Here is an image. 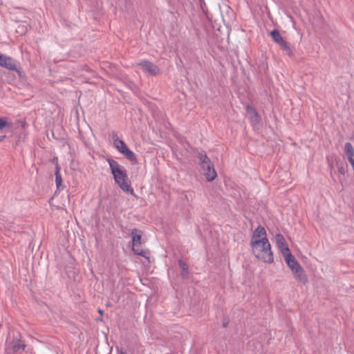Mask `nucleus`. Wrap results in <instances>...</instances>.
<instances>
[{"mask_svg": "<svg viewBox=\"0 0 354 354\" xmlns=\"http://www.w3.org/2000/svg\"><path fill=\"white\" fill-rule=\"evenodd\" d=\"M115 182L125 192L135 196L134 191L129 181L127 170L113 159L107 160Z\"/></svg>", "mask_w": 354, "mask_h": 354, "instance_id": "obj_1", "label": "nucleus"}, {"mask_svg": "<svg viewBox=\"0 0 354 354\" xmlns=\"http://www.w3.org/2000/svg\"><path fill=\"white\" fill-rule=\"evenodd\" d=\"M250 246L253 254L258 259L267 263L273 262V253L267 237L250 241Z\"/></svg>", "mask_w": 354, "mask_h": 354, "instance_id": "obj_2", "label": "nucleus"}, {"mask_svg": "<svg viewBox=\"0 0 354 354\" xmlns=\"http://www.w3.org/2000/svg\"><path fill=\"white\" fill-rule=\"evenodd\" d=\"M196 156L199 160V165L208 182L213 181L216 178V172L214 164L207 156L204 150H196Z\"/></svg>", "mask_w": 354, "mask_h": 354, "instance_id": "obj_3", "label": "nucleus"}, {"mask_svg": "<svg viewBox=\"0 0 354 354\" xmlns=\"http://www.w3.org/2000/svg\"><path fill=\"white\" fill-rule=\"evenodd\" d=\"M0 66L6 68L8 70L16 71L19 77H22V71L19 63L13 58L6 56V55H0Z\"/></svg>", "mask_w": 354, "mask_h": 354, "instance_id": "obj_4", "label": "nucleus"}, {"mask_svg": "<svg viewBox=\"0 0 354 354\" xmlns=\"http://www.w3.org/2000/svg\"><path fill=\"white\" fill-rule=\"evenodd\" d=\"M136 66H139L144 73L151 76H156L160 73L159 67L147 59H143L136 63Z\"/></svg>", "mask_w": 354, "mask_h": 354, "instance_id": "obj_5", "label": "nucleus"}, {"mask_svg": "<svg viewBox=\"0 0 354 354\" xmlns=\"http://www.w3.org/2000/svg\"><path fill=\"white\" fill-rule=\"evenodd\" d=\"M26 347L24 343L18 338H15L10 342H7L6 352L7 354H14L20 350L24 351Z\"/></svg>", "mask_w": 354, "mask_h": 354, "instance_id": "obj_6", "label": "nucleus"}, {"mask_svg": "<svg viewBox=\"0 0 354 354\" xmlns=\"http://www.w3.org/2000/svg\"><path fill=\"white\" fill-rule=\"evenodd\" d=\"M276 242L278 248L280 250L281 254L285 256L286 254L290 253V249L288 247L286 241L281 234H277L275 236Z\"/></svg>", "mask_w": 354, "mask_h": 354, "instance_id": "obj_7", "label": "nucleus"}, {"mask_svg": "<svg viewBox=\"0 0 354 354\" xmlns=\"http://www.w3.org/2000/svg\"><path fill=\"white\" fill-rule=\"evenodd\" d=\"M292 272L297 281L303 284H306L308 281V277L301 266L296 268Z\"/></svg>", "mask_w": 354, "mask_h": 354, "instance_id": "obj_8", "label": "nucleus"}, {"mask_svg": "<svg viewBox=\"0 0 354 354\" xmlns=\"http://www.w3.org/2000/svg\"><path fill=\"white\" fill-rule=\"evenodd\" d=\"M143 232L137 228H133L131 230V236L132 238V246L137 247L142 244V235Z\"/></svg>", "mask_w": 354, "mask_h": 354, "instance_id": "obj_9", "label": "nucleus"}, {"mask_svg": "<svg viewBox=\"0 0 354 354\" xmlns=\"http://www.w3.org/2000/svg\"><path fill=\"white\" fill-rule=\"evenodd\" d=\"M266 230L264 227L259 225L253 232L252 236L250 241L254 240H259L267 237Z\"/></svg>", "mask_w": 354, "mask_h": 354, "instance_id": "obj_10", "label": "nucleus"}, {"mask_svg": "<svg viewBox=\"0 0 354 354\" xmlns=\"http://www.w3.org/2000/svg\"><path fill=\"white\" fill-rule=\"evenodd\" d=\"M286 263H287L288 266L290 268V270L292 271L296 268L301 266L298 261L296 260L295 257L290 252L288 254H286V255L283 256Z\"/></svg>", "mask_w": 354, "mask_h": 354, "instance_id": "obj_11", "label": "nucleus"}, {"mask_svg": "<svg viewBox=\"0 0 354 354\" xmlns=\"http://www.w3.org/2000/svg\"><path fill=\"white\" fill-rule=\"evenodd\" d=\"M53 162H55V183H56L57 188L60 189V187L62 186V178L61 174H60V167L58 164L57 158H55L53 159Z\"/></svg>", "mask_w": 354, "mask_h": 354, "instance_id": "obj_12", "label": "nucleus"}, {"mask_svg": "<svg viewBox=\"0 0 354 354\" xmlns=\"http://www.w3.org/2000/svg\"><path fill=\"white\" fill-rule=\"evenodd\" d=\"M178 265L179 266V268L181 269V272H180V276L182 277V278L183 279H188V277H189V268H188V266L186 264V263L182 260V259H179L178 261Z\"/></svg>", "mask_w": 354, "mask_h": 354, "instance_id": "obj_13", "label": "nucleus"}, {"mask_svg": "<svg viewBox=\"0 0 354 354\" xmlns=\"http://www.w3.org/2000/svg\"><path fill=\"white\" fill-rule=\"evenodd\" d=\"M121 153L123 154L129 161H131L133 165L138 163L136 154L128 147L126 148L124 151H121Z\"/></svg>", "mask_w": 354, "mask_h": 354, "instance_id": "obj_14", "label": "nucleus"}, {"mask_svg": "<svg viewBox=\"0 0 354 354\" xmlns=\"http://www.w3.org/2000/svg\"><path fill=\"white\" fill-rule=\"evenodd\" d=\"M270 35L272 39V40L277 44L278 45L281 44L284 39L281 35L279 31L277 29H274L270 32Z\"/></svg>", "mask_w": 354, "mask_h": 354, "instance_id": "obj_15", "label": "nucleus"}, {"mask_svg": "<svg viewBox=\"0 0 354 354\" xmlns=\"http://www.w3.org/2000/svg\"><path fill=\"white\" fill-rule=\"evenodd\" d=\"M281 50L285 52V53L289 56L292 57L293 55L292 50L290 48V46L288 42H287L286 40H284L281 44L279 45Z\"/></svg>", "mask_w": 354, "mask_h": 354, "instance_id": "obj_16", "label": "nucleus"}, {"mask_svg": "<svg viewBox=\"0 0 354 354\" xmlns=\"http://www.w3.org/2000/svg\"><path fill=\"white\" fill-rule=\"evenodd\" d=\"M246 110H247L248 113H250V115H251V118L252 120H254V121L259 120V114H258L257 110L254 107H252L250 105H248L246 106Z\"/></svg>", "mask_w": 354, "mask_h": 354, "instance_id": "obj_17", "label": "nucleus"}, {"mask_svg": "<svg viewBox=\"0 0 354 354\" xmlns=\"http://www.w3.org/2000/svg\"><path fill=\"white\" fill-rule=\"evenodd\" d=\"M115 147L121 153V151H124L126 148H127L125 142L120 139H115L113 143Z\"/></svg>", "mask_w": 354, "mask_h": 354, "instance_id": "obj_18", "label": "nucleus"}, {"mask_svg": "<svg viewBox=\"0 0 354 354\" xmlns=\"http://www.w3.org/2000/svg\"><path fill=\"white\" fill-rule=\"evenodd\" d=\"M11 123L8 122V118L6 117L0 118V131L6 128V127H10Z\"/></svg>", "mask_w": 354, "mask_h": 354, "instance_id": "obj_19", "label": "nucleus"}, {"mask_svg": "<svg viewBox=\"0 0 354 354\" xmlns=\"http://www.w3.org/2000/svg\"><path fill=\"white\" fill-rule=\"evenodd\" d=\"M132 251L133 252V253L135 254H137V255L145 257V258H148V256H147L148 252L142 249L136 248L135 247H133Z\"/></svg>", "mask_w": 354, "mask_h": 354, "instance_id": "obj_20", "label": "nucleus"}, {"mask_svg": "<svg viewBox=\"0 0 354 354\" xmlns=\"http://www.w3.org/2000/svg\"><path fill=\"white\" fill-rule=\"evenodd\" d=\"M347 167L348 165L346 164V165L343 164L338 165V171L339 174L344 175L346 172L347 171Z\"/></svg>", "mask_w": 354, "mask_h": 354, "instance_id": "obj_21", "label": "nucleus"}, {"mask_svg": "<svg viewBox=\"0 0 354 354\" xmlns=\"http://www.w3.org/2000/svg\"><path fill=\"white\" fill-rule=\"evenodd\" d=\"M112 139L113 140V142H115V139H119L118 133L115 131L112 132Z\"/></svg>", "mask_w": 354, "mask_h": 354, "instance_id": "obj_22", "label": "nucleus"}, {"mask_svg": "<svg viewBox=\"0 0 354 354\" xmlns=\"http://www.w3.org/2000/svg\"><path fill=\"white\" fill-rule=\"evenodd\" d=\"M227 324H228V322H227V321H226V322H225V321H224V322H223V326L224 328L227 327Z\"/></svg>", "mask_w": 354, "mask_h": 354, "instance_id": "obj_23", "label": "nucleus"}, {"mask_svg": "<svg viewBox=\"0 0 354 354\" xmlns=\"http://www.w3.org/2000/svg\"><path fill=\"white\" fill-rule=\"evenodd\" d=\"M6 138V136H0V142L3 141Z\"/></svg>", "mask_w": 354, "mask_h": 354, "instance_id": "obj_24", "label": "nucleus"}, {"mask_svg": "<svg viewBox=\"0 0 354 354\" xmlns=\"http://www.w3.org/2000/svg\"><path fill=\"white\" fill-rule=\"evenodd\" d=\"M98 313H99L101 315H104V310H102V309H98Z\"/></svg>", "mask_w": 354, "mask_h": 354, "instance_id": "obj_25", "label": "nucleus"}, {"mask_svg": "<svg viewBox=\"0 0 354 354\" xmlns=\"http://www.w3.org/2000/svg\"><path fill=\"white\" fill-rule=\"evenodd\" d=\"M97 320H99V321H100V322H103V319H102V318H101V317L97 318Z\"/></svg>", "mask_w": 354, "mask_h": 354, "instance_id": "obj_26", "label": "nucleus"}]
</instances>
